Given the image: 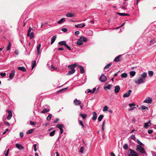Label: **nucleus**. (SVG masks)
<instances>
[{"instance_id":"f257e3e1","label":"nucleus","mask_w":156,"mask_h":156,"mask_svg":"<svg viewBox=\"0 0 156 156\" xmlns=\"http://www.w3.org/2000/svg\"><path fill=\"white\" fill-rule=\"evenodd\" d=\"M147 76V73H144L141 75V78L138 79L137 80H134V82L136 83L140 84L143 83L145 80V78Z\"/></svg>"},{"instance_id":"f03ea898","label":"nucleus","mask_w":156,"mask_h":156,"mask_svg":"<svg viewBox=\"0 0 156 156\" xmlns=\"http://www.w3.org/2000/svg\"><path fill=\"white\" fill-rule=\"evenodd\" d=\"M136 150L137 151H138L142 154L145 153V151L143 147L139 145H137L136 146Z\"/></svg>"},{"instance_id":"7ed1b4c3","label":"nucleus","mask_w":156,"mask_h":156,"mask_svg":"<svg viewBox=\"0 0 156 156\" xmlns=\"http://www.w3.org/2000/svg\"><path fill=\"white\" fill-rule=\"evenodd\" d=\"M129 150L131 154H129V156H138V154L133 150L130 148Z\"/></svg>"},{"instance_id":"20e7f679","label":"nucleus","mask_w":156,"mask_h":156,"mask_svg":"<svg viewBox=\"0 0 156 156\" xmlns=\"http://www.w3.org/2000/svg\"><path fill=\"white\" fill-rule=\"evenodd\" d=\"M107 79L106 76L104 74H102L99 78V80L102 82H105Z\"/></svg>"},{"instance_id":"39448f33","label":"nucleus","mask_w":156,"mask_h":156,"mask_svg":"<svg viewBox=\"0 0 156 156\" xmlns=\"http://www.w3.org/2000/svg\"><path fill=\"white\" fill-rule=\"evenodd\" d=\"M132 91L131 90H128L126 93L123 94V97L127 98L129 97L130 96Z\"/></svg>"},{"instance_id":"423d86ee","label":"nucleus","mask_w":156,"mask_h":156,"mask_svg":"<svg viewBox=\"0 0 156 156\" xmlns=\"http://www.w3.org/2000/svg\"><path fill=\"white\" fill-rule=\"evenodd\" d=\"M6 111L8 113L9 115L7 117L8 120H10L12 116V112L10 110H7Z\"/></svg>"},{"instance_id":"0eeeda50","label":"nucleus","mask_w":156,"mask_h":156,"mask_svg":"<svg viewBox=\"0 0 156 156\" xmlns=\"http://www.w3.org/2000/svg\"><path fill=\"white\" fill-rule=\"evenodd\" d=\"M75 105H80L81 101L80 100H77V99H74L73 101Z\"/></svg>"},{"instance_id":"6e6552de","label":"nucleus","mask_w":156,"mask_h":156,"mask_svg":"<svg viewBox=\"0 0 156 156\" xmlns=\"http://www.w3.org/2000/svg\"><path fill=\"white\" fill-rule=\"evenodd\" d=\"M121 56H122V55H119V56H117V57H116L115 58V59L114 60V61L115 62H119L121 60L120 58H121Z\"/></svg>"},{"instance_id":"1a4fd4ad","label":"nucleus","mask_w":156,"mask_h":156,"mask_svg":"<svg viewBox=\"0 0 156 156\" xmlns=\"http://www.w3.org/2000/svg\"><path fill=\"white\" fill-rule=\"evenodd\" d=\"M15 71L14 70H12L9 75V78L10 79H12L15 74Z\"/></svg>"},{"instance_id":"9d476101","label":"nucleus","mask_w":156,"mask_h":156,"mask_svg":"<svg viewBox=\"0 0 156 156\" xmlns=\"http://www.w3.org/2000/svg\"><path fill=\"white\" fill-rule=\"evenodd\" d=\"M111 87V85L108 84L107 83H106L104 87V89L105 90H106L108 89V90L110 89V88Z\"/></svg>"},{"instance_id":"9b49d317","label":"nucleus","mask_w":156,"mask_h":156,"mask_svg":"<svg viewBox=\"0 0 156 156\" xmlns=\"http://www.w3.org/2000/svg\"><path fill=\"white\" fill-rule=\"evenodd\" d=\"M120 90V87L119 85H117L115 87V93H118Z\"/></svg>"},{"instance_id":"f8f14e48","label":"nucleus","mask_w":156,"mask_h":156,"mask_svg":"<svg viewBox=\"0 0 156 156\" xmlns=\"http://www.w3.org/2000/svg\"><path fill=\"white\" fill-rule=\"evenodd\" d=\"M152 100L150 98H147L144 101V102H146L148 103H151Z\"/></svg>"},{"instance_id":"ddd939ff","label":"nucleus","mask_w":156,"mask_h":156,"mask_svg":"<svg viewBox=\"0 0 156 156\" xmlns=\"http://www.w3.org/2000/svg\"><path fill=\"white\" fill-rule=\"evenodd\" d=\"M85 26V25L83 23H81L78 25H75V27L77 28H82Z\"/></svg>"},{"instance_id":"4468645a","label":"nucleus","mask_w":156,"mask_h":156,"mask_svg":"<svg viewBox=\"0 0 156 156\" xmlns=\"http://www.w3.org/2000/svg\"><path fill=\"white\" fill-rule=\"evenodd\" d=\"M16 146L19 150H22L23 149L24 147L21 144H16Z\"/></svg>"},{"instance_id":"2eb2a0df","label":"nucleus","mask_w":156,"mask_h":156,"mask_svg":"<svg viewBox=\"0 0 156 156\" xmlns=\"http://www.w3.org/2000/svg\"><path fill=\"white\" fill-rule=\"evenodd\" d=\"M93 117H92V119L93 120H96L97 118V114L95 112H94L93 113Z\"/></svg>"},{"instance_id":"dca6fc26","label":"nucleus","mask_w":156,"mask_h":156,"mask_svg":"<svg viewBox=\"0 0 156 156\" xmlns=\"http://www.w3.org/2000/svg\"><path fill=\"white\" fill-rule=\"evenodd\" d=\"M17 69L24 72L26 71V69L24 67H19L17 68Z\"/></svg>"},{"instance_id":"f3484780","label":"nucleus","mask_w":156,"mask_h":156,"mask_svg":"<svg viewBox=\"0 0 156 156\" xmlns=\"http://www.w3.org/2000/svg\"><path fill=\"white\" fill-rule=\"evenodd\" d=\"M75 14L71 12L67 13L66 14V16L69 17H71L74 16Z\"/></svg>"},{"instance_id":"a211bd4d","label":"nucleus","mask_w":156,"mask_h":156,"mask_svg":"<svg viewBox=\"0 0 156 156\" xmlns=\"http://www.w3.org/2000/svg\"><path fill=\"white\" fill-rule=\"evenodd\" d=\"M56 35L52 37L51 40V44H52L56 39Z\"/></svg>"},{"instance_id":"6ab92c4d","label":"nucleus","mask_w":156,"mask_h":156,"mask_svg":"<svg viewBox=\"0 0 156 156\" xmlns=\"http://www.w3.org/2000/svg\"><path fill=\"white\" fill-rule=\"evenodd\" d=\"M80 40H82V41H83L84 42H86L87 41V38L84 36H82L80 37Z\"/></svg>"},{"instance_id":"aec40b11","label":"nucleus","mask_w":156,"mask_h":156,"mask_svg":"<svg viewBox=\"0 0 156 156\" xmlns=\"http://www.w3.org/2000/svg\"><path fill=\"white\" fill-rule=\"evenodd\" d=\"M41 46V44H39L37 47V53L38 55H39L40 53V49Z\"/></svg>"},{"instance_id":"412c9836","label":"nucleus","mask_w":156,"mask_h":156,"mask_svg":"<svg viewBox=\"0 0 156 156\" xmlns=\"http://www.w3.org/2000/svg\"><path fill=\"white\" fill-rule=\"evenodd\" d=\"M116 13L117 15L122 16H129V15L128 14L125 13H121L119 12H117Z\"/></svg>"},{"instance_id":"4be33fe9","label":"nucleus","mask_w":156,"mask_h":156,"mask_svg":"<svg viewBox=\"0 0 156 156\" xmlns=\"http://www.w3.org/2000/svg\"><path fill=\"white\" fill-rule=\"evenodd\" d=\"M75 72V70H71L67 74V75H70L72 74L73 73H74Z\"/></svg>"},{"instance_id":"5701e85b","label":"nucleus","mask_w":156,"mask_h":156,"mask_svg":"<svg viewBox=\"0 0 156 156\" xmlns=\"http://www.w3.org/2000/svg\"><path fill=\"white\" fill-rule=\"evenodd\" d=\"M79 68L80 69V73L83 74L84 73V69L83 66H79Z\"/></svg>"},{"instance_id":"b1692460","label":"nucleus","mask_w":156,"mask_h":156,"mask_svg":"<svg viewBox=\"0 0 156 156\" xmlns=\"http://www.w3.org/2000/svg\"><path fill=\"white\" fill-rule=\"evenodd\" d=\"M79 115L82 117L83 119H85L87 116V115L86 114H83L80 113V114Z\"/></svg>"},{"instance_id":"393cba45","label":"nucleus","mask_w":156,"mask_h":156,"mask_svg":"<svg viewBox=\"0 0 156 156\" xmlns=\"http://www.w3.org/2000/svg\"><path fill=\"white\" fill-rule=\"evenodd\" d=\"M112 65V62L109 63V64H108L106 66H105V67L104 68V69H108Z\"/></svg>"},{"instance_id":"a878e982","label":"nucleus","mask_w":156,"mask_h":156,"mask_svg":"<svg viewBox=\"0 0 156 156\" xmlns=\"http://www.w3.org/2000/svg\"><path fill=\"white\" fill-rule=\"evenodd\" d=\"M32 70L34 68V67H35L36 65V61L35 60L33 61L32 63Z\"/></svg>"},{"instance_id":"bb28decb","label":"nucleus","mask_w":156,"mask_h":156,"mask_svg":"<svg viewBox=\"0 0 156 156\" xmlns=\"http://www.w3.org/2000/svg\"><path fill=\"white\" fill-rule=\"evenodd\" d=\"M77 44L79 45H81L83 44V43L82 41V40H80V39L78 40L76 43Z\"/></svg>"},{"instance_id":"cd10ccee","label":"nucleus","mask_w":156,"mask_h":156,"mask_svg":"<svg viewBox=\"0 0 156 156\" xmlns=\"http://www.w3.org/2000/svg\"><path fill=\"white\" fill-rule=\"evenodd\" d=\"M68 67L69 69H71L72 70H75V69H74L75 67L73 64L69 65L68 66Z\"/></svg>"},{"instance_id":"c85d7f7f","label":"nucleus","mask_w":156,"mask_h":156,"mask_svg":"<svg viewBox=\"0 0 156 156\" xmlns=\"http://www.w3.org/2000/svg\"><path fill=\"white\" fill-rule=\"evenodd\" d=\"M34 129H31L27 131L26 132V133L27 134H31L34 131Z\"/></svg>"},{"instance_id":"c756f323","label":"nucleus","mask_w":156,"mask_h":156,"mask_svg":"<svg viewBox=\"0 0 156 156\" xmlns=\"http://www.w3.org/2000/svg\"><path fill=\"white\" fill-rule=\"evenodd\" d=\"M66 44V41H60L58 43V44H59L61 46L64 45L65 46V45Z\"/></svg>"},{"instance_id":"7c9ffc66","label":"nucleus","mask_w":156,"mask_h":156,"mask_svg":"<svg viewBox=\"0 0 156 156\" xmlns=\"http://www.w3.org/2000/svg\"><path fill=\"white\" fill-rule=\"evenodd\" d=\"M65 18H62L58 22V23L59 24H61L63 23V22H65Z\"/></svg>"},{"instance_id":"2f4dec72","label":"nucleus","mask_w":156,"mask_h":156,"mask_svg":"<svg viewBox=\"0 0 156 156\" xmlns=\"http://www.w3.org/2000/svg\"><path fill=\"white\" fill-rule=\"evenodd\" d=\"M63 126V125L62 124H58L56 126L59 129H60L62 128V127Z\"/></svg>"},{"instance_id":"473e14b6","label":"nucleus","mask_w":156,"mask_h":156,"mask_svg":"<svg viewBox=\"0 0 156 156\" xmlns=\"http://www.w3.org/2000/svg\"><path fill=\"white\" fill-rule=\"evenodd\" d=\"M49 111V109H48L47 108H44L42 111L41 112V113H42L45 114L47 112H48Z\"/></svg>"},{"instance_id":"72a5a7b5","label":"nucleus","mask_w":156,"mask_h":156,"mask_svg":"<svg viewBox=\"0 0 156 156\" xmlns=\"http://www.w3.org/2000/svg\"><path fill=\"white\" fill-rule=\"evenodd\" d=\"M156 42V41H155V39H153L151 40L150 42V45H151L152 44H154Z\"/></svg>"},{"instance_id":"f704fd0d","label":"nucleus","mask_w":156,"mask_h":156,"mask_svg":"<svg viewBox=\"0 0 156 156\" xmlns=\"http://www.w3.org/2000/svg\"><path fill=\"white\" fill-rule=\"evenodd\" d=\"M11 44L9 41V44L7 46V51H8L11 48Z\"/></svg>"},{"instance_id":"c9c22d12","label":"nucleus","mask_w":156,"mask_h":156,"mask_svg":"<svg viewBox=\"0 0 156 156\" xmlns=\"http://www.w3.org/2000/svg\"><path fill=\"white\" fill-rule=\"evenodd\" d=\"M103 117V115H100L98 118V121L100 122L102 120V119Z\"/></svg>"},{"instance_id":"e433bc0d","label":"nucleus","mask_w":156,"mask_h":156,"mask_svg":"<svg viewBox=\"0 0 156 156\" xmlns=\"http://www.w3.org/2000/svg\"><path fill=\"white\" fill-rule=\"evenodd\" d=\"M136 74V72L135 71H131L129 73V74L130 76H134Z\"/></svg>"},{"instance_id":"4c0bfd02","label":"nucleus","mask_w":156,"mask_h":156,"mask_svg":"<svg viewBox=\"0 0 156 156\" xmlns=\"http://www.w3.org/2000/svg\"><path fill=\"white\" fill-rule=\"evenodd\" d=\"M149 124H151L150 122L148 123H145L144 124V127L146 128H147L148 126H150V125H149Z\"/></svg>"},{"instance_id":"58836bf2","label":"nucleus","mask_w":156,"mask_h":156,"mask_svg":"<svg viewBox=\"0 0 156 156\" xmlns=\"http://www.w3.org/2000/svg\"><path fill=\"white\" fill-rule=\"evenodd\" d=\"M122 78H126L127 77V74L126 73H123L121 75Z\"/></svg>"},{"instance_id":"ea45409f","label":"nucleus","mask_w":156,"mask_h":156,"mask_svg":"<svg viewBox=\"0 0 156 156\" xmlns=\"http://www.w3.org/2000/svg\"><path fill=\"white\" fill-rule=\"evenodd\" d=\"M141 109L142 110L144 109L148 110V108L147 107H146L145 106L142 105L141 107Z\"/></svg>"},{"instance_id":"a19ab883","label":"nucleus","mask_w":156,"mask_h":156,"mask_svg":"<svg viewBox=\"0 0 156 156\" xmlns=\"http://www.w3.org/2000/svg\"><path fill=\"white\" fill-rule=\"evenodd\" d=\"M55 130L52 131V132H51L50 133V134H49L50 136H53L55 135Z\"/></svg>"},{"instance_id":"79ce46f5","label":"nucleus","mask_w":156,"mask_h":156,"mask_svg":"<svg viewBox=\"0 0 156 156\" xmlns=\"http://www.w3.org/2000/svg\"><path fill=\"white\" fill-rule=\"evenodd\" d=\"M123 148L125 150H126L128 148V145L127 144H124L123 146Z\"/></svg>"},{"instance_id":"37998d69","label":"nucleus","mask_w":156,"mask_h":156,"mask_svg":"<svg viewBox=\"0 0 156 156\" xmlns=\"http://www.w3.org/2000/svg\"><path fill=\"white\" fill-rule=\"evenodd\" d=\"M52 117L51 114H50L49 115L48 117H47V119L48 121H49L50 120Z\"/></svg>"},{"instance_id":"c03bdc74","label":"nucleus","mask_w":156,"mask_h":156,"mask_svg":"<svg viewBox=\"0 0 156 156\" xmlns=\"http://www.w3.org/2000/svg\"><path fill=\"white\" fill-rule=\"evenodd\" d=\"M108 106H105L104 107V108L103 109V111L104 112L106 111H107L108 110Z\"/></svg>"},{"instance_id":"a18cd8bd","label":"nucleus","mask_w":156,"mask_h":156,"mask_svg":"<svg viewBox=\"0 0 156 156\" xmlns=\"http://www.w3.org/2000/svg\"><path fill=\"white\" fill-rule=\"evenodd\" d=\"M30 37L31 39H32L34 37V33L33 32L31 33L30 34Z\"/></svg>"},{"instance_id":"49530a36","label":"nucleus","mask_w":156,"mask_h":156,"mask_svg":"<svg viewBox=\"0 0 156 156\" xmlns=\"http://www.w3.org/2000/svg\"><path fill=\"white\" fill-rule=\"evenodd\" d=\"M148 74L149 76H152L153 74V72L151 71H149L148 72Z\"/></svg>"},{"instance_id":"de8ad7c7","label":"nucleus","mask_w":156,"mask_h":156,"mask_svg":"<svg viewBox=\"0 0 156 156\" xmlns=\"http://www.w3.org/2000/svg\"><path fill=\"white\" fill-rule=\"evenodd\" d=\"M137 143L140 145H139L142 146L144 145L143 144L140 142L139 140H137Z\"/></svg>"},{"instance_id":"09e8293b","label":"nucleus","mask_w":156,"mask_h":156,"mask_svg":"<svg viewBox=\"0 0 156 156\" xmlns=\"http://www.w3.org/2000/svg\"><path fill=\"white\" fill-rule=\"evenodd\" d=\"M67 89V88H65L64 89H61V90H59L57 92L59 93V92H62V91H64L66 90Z\"/></svg>"},{"instance_id":"8fccbe9b","label":"nucleus","mask_w":156,"mask_h":156,"mask_svg":"<svg viewBox=\"0 0 156 156\" xmlns=\"http://www.w3.org/2000/svg\"><path fill=\"white\" fill-rule=\"evenodd\" d=\"M31 28L30 27L29 28V29L28 31V33H27V36H30V34L31 32Z\"/></svg>"},{"instance_id":"3c124183","label":"nucleus","mask_w":156,"mask_h":156,"mask_svg":"<svg viewBox=\"0 0 156 156\" xmlns=\"http://www.w3.org/2000/svg\"><path fill=\"white\" fill-rule=\"evenodd\" d=\"M65 46L69 50H71V48L66 44L65 45Z\"/></svg>"},{"instance_id":"603ef678","label":"nucleus","mask_w":156,"mask_h":156,"mask_svg":"<svg viewBox=\"0 0 156 156\" xmlns=\"http://www.w3.org/2000/svg\"><path fill=\"white\" fill-rule=\"evenodd\" d=\"M79 122L80 124L83 127H84V125L83 124V122L81 120H80L79 121Z\"/></svg>"},{"instance_id":"864d4df0","label":"nucleus","mask_w":156,"mask_h":156,"mask_svg":"<svg viewBox=\"0 0 156 156\" xmlns=\"http://www.w3.org/2000/svg\"><path fill=\"white\" fill-rule=\"evenodd\" d=\"M0 75L2 76H3V77H4V76H6V74L5 73H0Z\"/></svg>"},{"instance_id":"5fc2aeb1","label":"nucleus","mask_w":156,"mask_h":156,"mask_svg":"<svg viewBox=\"0 0 156 156\" xmlns=\"http://www.w3.org/2000/svg\"><path fill=\"white\" fill-rule=\"evenodd\" d=\"M153 132V131L152 129H149L148 131V133L149 134H151Z\"/></svg>"},{"instance_id":"6e6d98bb","label":"nucleus","mask_w":156,"mask_h":156,"mask_svg":"<svg viewBox=\"0 0 156 156\" xmlns=\"http://www.w3.org/2000/svg\"><path fill=\"white\" fill-rule=\"evenodd\" d=\"M83 150H84V149H83V147H81L80 148V152L81 153H83Z\"/></svg>"},{"instance_id":"4d7b16f0","label":"nucleus","mask_w":156,"mask_h":156,"mask_svg":"<svg viewBox=\"0 0 156 156\" xmlns=\"http://www.w3.org/2000/svg\"><path fill=\"white\" fill-rule=\"evenodd\" d=\"M131 138L134 140H135L136 139L134 135H132L131 136Z\"/></svg>"},{"instance_id":"13d9d810","label":"nucleus","mask_w":156,"mask_h":156,"mask_svg":"<svg viewBox=\"0 0 156 156\" xmlns=\"http://www.w3.org/2000/svg\"><path fill=\"white\" fill-rule=\"evenodd\" d=\"M61 30L62 31L64 32H66L67 30L66 28H62Z\"/></svg>"},{"instance_id":"bf43d9fd","label":"nucleus","mask_w":156,"mask_h":156,"mask_svg":"<svg viewBox=\"0 0 156 156\" xmlns=\"http://www.w3.org/2000/svg\"><path fill=\"white\" fill-rule=\"evenodd\" d=\"M59 119H58V118H57L53 122V123H56L58 121H59Z\"/></svg>"},{"instance_id":"052dcab7","label":"nucleus","mask_w":156,"mask_h":156,"mask_svg":"<svg viewBox=\"0 0 156 156\" xmlns=\"http://www.w3.org/2000/svg\"><path fill=\"white\" fill-rule=\"evenodd\" d=\"M20 136L21 138H22L23 136V132H20Z\"/></svg>"},{"instance_id":"680f3d73","label":"nucleus","mask_w":156,"mask_h":156,"mask_svg":"<svg viewBox=\"0 0 156 156\" xmlns=\"http://www.w3.org/2000/svg\"><path fill=\"white\" fill-rule=\"evenodd\" d=\"M9 149H8L6 153L5 154V156H8L9 154Z\"/></svg>"},{"instance_id":"e2e57ef3","label":"nucleus","mask_w":156,"mask_h":156,"mask_svg":"<svg viewBox=\"0 0 156 156\" xmlns=\"http://www.w3.org/2000/svg\"><path fill=\"white\" fill-rule=\"evenodd\" d=\"M4 124L6 125H7L8 126H9L10 124L9 123L7 122H4Z\"/></svg>"},{"instance_id":"0e129e2a","label":"nucleus","mask_w":156,"mask_h":156,"mask_svg":"<svg viewBox=\"0 0 156 156\" xmlns=\"http://www.w3.org/2000/svg\"><path fill=\"white\" fill-rule=\"evenodd\" d=\"M79 34H80V32H79V31H76L75 32V34L76 35H79Z\"/></svg>"},{"instance_id":"69168bd1","label":"nucleus","mask_w":156,"mask_h":156,"mask_svg":"<svg viewBox=\"0 0 156 156\" xmlns=\"http://www.w3.org/2000/svg\"><path fill=\"white\" fill-rule=\"evenodd\" d=\"M73 65L75 67L76 66H78L79 67V66H80V65H79L77 63H75Z\"/></svg>"},{"instance_id":"338daca9","label":"nucleus","mask_w":156,"mask_h":156,"mask_svg":"<svg viewBox=\"0 0 156 156\" xmlns=\"http://www.w3.org/2000/svg\"><path fill=\"white\" fill-rule=\"evenodd\" d=\"M135 105V104L134 103H131V104H129V106L130 107L133 106H134Z\"/></svg>"},{"instance_id":"774afa93","label":"nucleus","mask_w":156,"mask_h":156,"mask_svg":"<svg viewBox=\"0 0 156 156\" xmlns=\"http://www.w3.org/2000/svg\"><path fill=\"white\" fill-rule=\"evenodd\" d=\"M90 92H92V91L90 89H88L87 90V92H86V93H89Z\"/></svg>"}]
</instances>
